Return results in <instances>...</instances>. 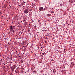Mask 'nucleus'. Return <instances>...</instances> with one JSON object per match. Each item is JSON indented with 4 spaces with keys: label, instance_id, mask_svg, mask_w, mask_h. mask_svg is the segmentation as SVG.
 <instances>
[{
    "label": "nucleus",
    "instance_id": "f257e3e1",
    "mask_svg": "<svg viewBox=\"0 0 75 75\" xmlns=\"http://www.w3.org/2000/svg\"><path fill=\"white\" fill-rule=\"evenodd\" d=\"M29 11H30V10H29V9H26L24 10V13H25V14H27V13H28Z\"/></svg>",
    "mask_w": 75,
    "mask_h": 75
},
{
    "label": "nucleus",
    "instance_id": "f03ea898",
    "mask_svg": "<svg viewBox=\"0 0 75 75\" xmlns=\"http://www.w3.org/2000/svg\"><path fill=\"white\" fill-rule=\"evenodd\" d=\"M39 10L40 11H43L44 10V8L42 7H40L39 8Z\"/></svg>",
    "mask_w": 75,
    "mask_h": 75
},
{
    "label": "nucleus",
    "instance_id": "7ed1b4c3",
    "mask_svg": "<svg viewBox=\"0 0 75 75\" xmlns=\"http://www.w3.org/2000/svg\"><path fill=\"white\" fill-rule=\"evenodd\" d=\"M10 30H11L12 29H13V25H12L10 26Z\"/></svg>",
    "mask_w": 75,
    "mask_h": 75
},
{
    "label": "nucleus",
    "instance_id": "20e7f679",
    "mask_svg": "<svg viewBox=\"0 0 75 75\" xmlns=\"http://www.w3.org/2000/svg\"><path fill=\"white\" fill-rule=\"evenodd\" d=\"M47 17H50V14H47Z\"/></svg>",
    "mask_w": 75,
    "mask_h": 75
},
{
    "label": "nucleus",
    "instance_id": "39448f33",
    "mask_svg": "<svg viewBox=\"0 0 75 75\" xmlns=\"http://www.w3.org/2000/svg\"><path fill=\"white\" fill-rule=\"evenodd\" d=\"M10 30L12 31V32H14V30L12 29H11Z\"/></svg>",
    "mask_w": 75,
    "mask_h": 75
},
{
    "label": "nucleus",
    "instance_id": "423d86ee",
    "mask_svg": "<svg viewBox=\"0 0 75 75\" xmlns=\"http://www.w3.org/2000/svg\"><path fill=\"white\" fill-rule=\"evenodd\" d=\"M16 66L15 65L13 66V69H15V68H16Z\"/></svg>",
    "mask_w": 75,
    "mask_h": 75
},
{
    "label": "nucleus",
    "instance_id": "0eeeda50",
    "mask_svg": "<svg viewBox=\"0 0 75 75\" xmlns=\"http://www.w3.org/2000/svg\"><path fill=\"white\" fill-rule=\"evenodd\" d=\"M24 21V23H27V22H26V21L25 20H24L23 21Z\"/></svg>",
    "mask_w": 75,
    "mask_h": 75
},
{
    "label": "nucleus",
    "instance_id": "6e6552de",
    "mask_svg": "<svg viewBox=\"0 0 75 75\" xmlns=\"http://www.w3.org/2000/svg\"><path fill=\"white\" fill-rule=\"evenodd\" d=\"M51 13H54V11H52L51 12Z\"/></svg>",
    "mask_w": 75,
    "mask_h": 75
},
{
    "label": "nucleus",
    "instance_id": "1a4fd4ad",
    "mask_svg": "<svg viewBox=\"0 0 75 75\" xmlns=\"http://www.w3.org/2000/svg\"><path fill=\"white\" fill-rule=\"evenodd\" d=\"M53 72H54V73H55V72H56V71H54V70H53Z\"/></svg>",
    "mask_w": 75,
    "mask_h": 75
},
{
    "label": "nucleus",
    "instance_id": "9d476101",
    "mask_svg": "<svg viewBox=\"0 0 75 75\" xmlns=\"http://www.w3.org/2000/svg\"><path fill=\"white\" fill-rule=\"evenodd\" d=\"M21 63H23V61L22 60H21Z\"/></svg>",
    "mask_w": 75,
    "mask_h": 75
},
{
    "label": "nucleus",
    "instance_id": "9b49d317",
    "mask_svg": "<svg viewBox=\"0 0 75 75\" xmlns=\"http://www.w3.org/2000/svg\"><path fill=\"white\" fill-rule=\"evenodd\" d=\"M12 71H14V69H13V68Z\"/></svg>",
    "mask_w": 75,
    "mask_h": 75
},
{
    "label": "nucleus",
    "instance_id": "f8f14e48",
    "mask_svg": "<svg viewBox=\"0 0 75 75\" xmlns=\"http://www.w3.org/2000/svg\"><path fill=\"white\" fill-rule=\"evenodd\" d=\"M21 5H23V4H22V3H21Z\"/></svg>",
    "mask_w": 75,
    "mask_h": 75
},
{
    "label": "nucleus",
    "instance_id": "ddd939ff",
    "mask_svg": "<svg viewBox=\"0 0 75 75\" xmlns=\"http://www.w3.org/2000/svg\"><path fill=\"white\" fill-rule=\"evenodd\" d=\"M64 69L65 68V67H64Z\"/></svg>",
    "mask_w": 75,
    "mask_h": 75
},
{
    "label": "nucleus",
    "instance_id": "4468645a",
    "mask_svg": "<svg viewBox=\"0 0 75 75\" xmlns=\"http://www.w3.org/2000/svg\"><path fill=\"white\" fill-rule=\"evenodd\" d=\"M45 8L43 9V10L45 11Z\"/></svg>",
    "mask_w": 75,
    "mask_h": 75
},
{
    "label": "nucleus",
    "instance_id": "2eb2a0df",
    "mask_svg": "<svg viewBox=\"0 0 75 75\" xmlns=\"http://www.w3.org/2000/svg\"><path fill=\"white\" fill-rule=\"evenodd\" d=\"M10 44V43L9 42H8V44Z\"/></svg>",
    "mask_w": 75,
    "mask_h": 75
},
{
    "label": "nucleus",
    "instance_id": "dca6fc26",
    "mask_svg": "<svg viewBox=\"0 0 75 75\" xmlns=\"http://www.w3.org/2000/svg\"><path fill=\"white\" fill-rule=\"evenodd\" d=\"M53 61V59H52L51 60V61Z\"/></svg>",
    "mask_w": 75,
    "mask_h": 75
},
{
    "label": "nucleus",
    "instance_id": "f3484780",
    "mask_svg": "<svg viewBox=\"0 0 75 75\" xmlns=\"http://www.w3.org/2000/svg\"><path fill=\"white\" fill-rule=\"evenodd\" d=\"M4 64L5 65H6V64L5 63H4Z\"/></svg>",
    "mask_w": 75,
    "mask_h": 75
},
{
    "label": "nucleus",
    "instance_id": "a211bd4d",
    "mask_svg": "<svg viewBox=\"0 0 75 75\" xmlns=\"http://www.w3.org/2000/svg\"><path fill=\"white\" fill-rule=\"evenodd\" d=\"M20 1H22V0H20Z\"/></svg>",
    "mask_w": 75,
    "mask_h": 75
},
{
    "label": "nucleus",
    "instance_id": "6ab92c4d",
    "mask_svg": "<svg viewBox=\"0 0 75 75\" xmlns=\"http://www.w3.org/2000/svg\"><path fill=\"white\" fill-rule=\"evenodd\" d=\"M9 7H11V6H10V5H9Z\"/></svg>",
    "mask_w": 75,
    "mask_h": 75
},
{
    "label": "nucleus",
    "instance_id": "aec40b11",
    "mask_svg": "<svg viewBox=\"0 0 75 75\" xmlns=\"http://www.w3.org/2000/svg\"><path fill=\"white\" fill-rule=\"evenodd\" d=\"M28 45V44H27V45Z\"/></svg>",
    "mask_w": 75,
    "mask_h": 75
},
{
    "label": "nucleus",
    "instance_id": "412c9836",
    "mask_svg": "<svg viewBox=\"0 0 75 75\" xmlns=\"http://www.w3.org/2000/svg\"><path fill=\"white\" fill-rule=\"evenodd\" d=\"M65 50H65V49H64V51H65Z\"/></svg>",
    "mask_w": 75,
    "mask_h": 75
},
{
    "label": "nucleus",
    "instance_id": "4be33fe9",
    "mask_svg": "<svg viewBox=\"0 0 75 75\" xmlns=\"http://www.w3.org/2000/svg\"><path fill=\"white\" fill-rule=\"evenodd\" d=\"M38 22L39 23V22H40V21H38Z\"/></svg>",
    "mask_w": 75,
    "mask_h": 75
},
{
    "label": "nucleus",
    "instance_id": "5701e85b",
    "mask_svg": "<svg viewBox=\"0 0 75 75\" xmlns=\"http://www.w3.org/2000/svg\"><path fill=\"white\" fill-rule=\"evenodd\" d=\"M32 22H34V21H32Z\"/></svg>",
    "mask_w": 75,
    "mask_h": 75
},
{
    "label": "nucleus",
    "instance_id": "b1692460",
    "mask_svg": "<svg viewBox=\"0 0 75 75\" xmlns=\"http://www.w3.org/2000/svg\"><path fill=\"white\" fill-rule=\"evenodd\" d=\"M24 3H25V2H24Z\"/></svg>",
    "mask_w": 75,
    "mask_h": 75
},
{
    "label": "nucleus",
    "instance_id": "393cba45",
    "mask_svg": "<svg viewBox=\"0 0 75 75\" xmlns=\"http://www.w3.org/2000/svg\"><path fill=\"white\" fill-rule=\"evenodd\" d=\"M23 47L24 48H25V46H23Z\"/></svg>",
    "mask_w": 75,
    "mask_h": 75
},
{
    "label": "nucleus",
    "instance_id": "a878e982",
    "mask_svg": "<svg viewBox=\"0 0 75 75\" xmlns=\"http://www.w3.org/2000/svg\"><path fill=\"white\" fill-rule=\"evenodd\" d=\"M15 72H16V70H15Z\"/></svg>",
    "mask_w": 75,
    "mask_h": 75
},
{
    "label": "nucleus",
    "instance_id": "bb28decb",
    "mask_svg": "<svg viewBox=\"0 0 75 75\" xmlns=\"http://www.w3.org/2000/svg\"><path fill=\"white\" fill-rule=\"evenodd\" d=\"M42 54H43L44 55V53H42Z\"/></svg>",
    "mask_w": 75,
    "mask_h": 75
},
{
    "label": "nucleus",
    "instance_id": "cd10ccee",
    "mask_svg": "<svg viewBox=\"0 0 75 75\" xmlns=\"http://www.w3.org/2000/svg\"><path fill=\"white\" fill-rule=\"evenodd\" d=\"M36 27V26H35V27Z\"/></svg>",
    "mask_w": 75,
    "mask_h": 75
},
{
    "label": "nucleus",
    "instance_id": "c85d7f7f",
    "mask_svg": "<svg viewBox=\"0 0 75 75\" xmlns=\"http://www.w3.org/2000/svg\"><path fill=\"white\" fill-rule=\"evenodd\" d=\"M53 8H52V9H53Z\"/></svg>",
    "mask_w": 75,
    "mask_h": 75
},
{
    "label": "nucleus",
    "instance_id": "c756f323",
    "mask_svg": "<svg viewBox=\"0 0 75 75\" xmlns=\"http://www.w3.org/2000/svg\"><path fill=\"white\" fill-rule=\"evenodd\" d=\"M72 23H74V21H73V22H72Z\"/></svg>",
    "mask_w": 75,
    "mask_h": 75
},
{
    "label": "nucleus",
    "instance_id": "7c9ffc66",
    "mask_svg": "<svg viewBox=\"0 0 75 75\" xmlns=\"http://www.w3.org/2000/svg\"><path fill=\"white\" fill-rule=\"evenodd\" d=\"M25 73H26V72H25Z\"/></svg>",
    "mask_w": 75,
    "mask_h": 75
},
{
    "label": "nucleus",
    "instance_id": "2f4dec72",
    "mask_svg": "<svg viewBox=\"0 0 75 75\" xmlns=\"http://www.w3.org/2000/svg\"><path fill=\"white\" fill-rule=\"evenodd\" d=\"M13 27H14V26H13Z\"/></svg>",
    "mask_w": 75,
    "mask_h": 75
},
{
    "label": "nucleus",
    "instance_id": "473e14b6",
    "mask_svg": "<svg viewBox=\"0 0 75 75\" xmlns=\"http://www.w3.org/2000/svg\"><path fill=\"white\" fill-rule=\"evenodd\" d=\"M26 47H27V46H26Z\"/></svg>",
    "mask_w": 75,
    "mask_h": 75
},
{
    "label": "nucleus",
    "instance_id": "72a5a7b5",
    "mask_svg": "<svg viewBox=\"0 0 75 75\" xmlns=\"http://www.w3.org/2000/svg\"><path fill=\"white\" fill-rule=\"evenodd\" d=\"M75 1V0H74V1Z\"/></svg>",
    "mask_w": 75,
    "mask_h": 75
},
{
    "label": "nucleus",
    "instance_id": "f704fd0d",
    "mask_svg": "<svg viewBox=\"0 0 75 75\" xmlns=\"http://www.w3.org/2000/svg\"><path fill=\"white\" fill-rule=\"evenodd\" d=\"M15 1H16V0H15Z\"/></svg>",
    "mask_w": 75,
    "mask_h": 75
}]
</instances>
